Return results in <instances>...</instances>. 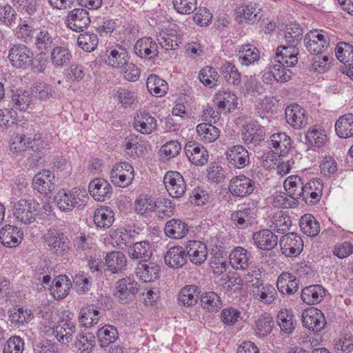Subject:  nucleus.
Wrapping results in <instances>:
<instances>
[{
  "label": "nucleus",
  "instance_id": "nucleus-1",
  "mask_svg": "<svg viewBox=\"0 0 353 353\" xmlns=\"http://www.w3.org/2000/svg\"><path fill=\"white\" fill-rule=\"evenodd\" d=\"M48 250L57 256L67 255L71 248L68 237L59 230L50 228L43 236Z\"/></svg>",
  "mask_w": 353,
  "mask_h": 353
},
{
  "label": "nucleus",
  "instance_id": "nucleus-2",
  "mask_svg": "<svg viewBox=\"0 0 353 353\" xmlns=\"http://www.w3.org/2000/svg\"><path fill=\"white\" fill-rule=\"evenodd\" d=\"M12 212L19 221L29 225L36 221L39 213V204L34 199H20L14 203Z\"/></svg>",
  "mask_w": 353,
  "mask_h": 353
},
{
  "label": "nucleus",
  "instance_id": "nucleus-3",
  "mask_svg": "<svg viewBox=\"0 0 353 353\" xmlns=\"http://www.w3.org/2000/svg\"><path fill=\"white\" fill-rule=\"evenodd\" d=\"M81 196H83V193L79 188H74L71 190L62 189L57 193L55 201L62 212H71L74 208L85 205Z\"/></svg>",
  "mask_w": 353,
  "mask_h": 353
},
{
  "label": "nucleus",
  "instance_id": "nucleus-4",
  "mask_svg": "<svg viewBox=\"0 0 353 353\" xmlns=\"http://www.w3.org/2000/svg\"><path fill=\"white\" fill-rule=\"evenodd\" d=\"M115 289L114 295L116 299L125 304L133 301L140 290V285L133 278L125 277L117 282Z\"/></svg>",
  "mask_w": 353,
  "mask_h": 353
},
{
  "label": "nucleus",
  "instance_id": "nucleus-5",
  "mask_svg": "<svg viewBox=\"0 0 353 353\" xmlns=\"http://www.w3.org/2000/svg\"><path fill=\"white\" fill-rule=\"evenodd\" d=\"M32 50L23 43L13 44L8 50V58L12 67L17 69L26 70L28 68Z\"/></svg>",
  "mask_w": 353,
  "mask_h": 353
},
{
  "label": "nucleus",
  "instance_id": "nucleus-6",
  "mask_svg": "<svg viewBox=\"0 0 353 353\" xmlns=\"http://www.w3.org/2000/svg\"><path fill=\"white\" fill-rule=\"evenodd\" d=\"M304 42L308 52L312 54H321L329 47L330 38L326 32L314 30L305 35Z\"/></svg>",
  "mask_w": 353,
  "mask_h": 353
},
{
  "label": "nucleus",
  "instance_id": "nucleus-7",
  "mask_svg": "<svg viewBox=\"0 0 353 353\" xmlns=\"http://www.w3.org/2000/svg\"><path fill=\"white\" fill-rule=\"evenodd\" d=\"M134 176V168L128 162H121L116 164L110 172L112 183L121 188H126L130 185Z\"/></svg>",
  "mask_w": 353,
  "mask_h": 353
},
{
  "label": "nucleus",
  "instance_id": "nucleus-8",
  "mask_svg": "<svg viewBox=\"0 0 353 353\" xmlns=\"http://www.w3.org/2000/svg\"><path fill=\"white\" fill-rule=\"evenodd\" d=\"M163 183L168 194L173 198L182 197L186 191L187 185L179 172H167L163 177Z\"/></svg>",
  "mask_w": 353,
  "mask_h": 353
},
{
  "label": "nucleus",
  "instance_id": "nucleus-9",
  "mask_svg": "<svg viewBox=\"0 0 353 353\" xmlns=\"http://www.w3.org/2000/svg\"><path fill=\"white\" fill-rule=\"evenodd\" d=\"M257 212L256 205L241 206L239 210L232 212L230 219L236 228L245 229L252 225L255 220Z\"/></svg>",
  "mask_w": 353,
  "mask_h": 353
},
{
  "label": "nucleus",
  "instance_id": "nucleus-10",
  "mask_svg": "<svg viewBox=\"0 0 353 353\" xmlns=\"http://www.w3.org/2000/svg\"><path fill=\"white\" fill-rule=\"evenodd\" d=\"M26 133L28 137L27 145L28 150L39 154L50 148V140L48 136L36 130L32 125L28 124L26 125Z\"/></svg>",
  "mask_w": 353,
  "mask_h": 353
},
{
  "label": "nucleus",
  "instance_id": "nucleus-11",
  "mask_svg": "<svg viewBox=\"0 0 353 353\" xmlns=\"http://www.w3.org/2000/svg\"><path fill=\"white\" fill-rule=\"evenodd\" d=\"M65 24L72 31L80 32L87 28L90 24L88 12L83 8H74L69 11Z\"/></svg>",
  "mask_w": 353,
  "mask_h": 353
},
{
  "label": "nucleus",
  "instance_id": "nucleus-12",
  "mask_svg": "<svg viewBox=\"0 0 353 353\" xmlns=\"http://www.w3.org/2000/svg\"><path fill=\"white\" fill-rule=\"evenodd\" d=\"M185 156L194 165L202 166L205 165L209 159L207 149L200 143L195 141H188L184 147Z\"/></svg>",
  "mask_w": 353,
  "mask_h": 353
},
{
  "label": "nucleus",
  "instance_id": "nucleus-13",
  "mask_svg": "<svg viewBox=\"0 0 353 353\" xmlns=\"http://www.w3.org/2000/svg\"><path fill=\"white\" fill-rule=\"evenodd\" d=\"M287 123L294 129L300 130L307 124L308 115L306 110L300 105H289L285 111Z\"/></svg>",
  "mask_w": 353,
  "mask_h": 353
},
{
  "label": "nucleus",
  "instance_id": "nucleus-14",
  "mask_svg": "<svg viewBox=\"0 0 353 353\" xmlns=\"http://www.w3.org/2000/svg\"><path fill=\"white\" fill-rule=\"evenodd\" d=\"M255 188V182L245 175L232 177L228 187L229 192L233 196L239 197H244L251 194Z\"/></svg>",
  "mask_w": 353,
  "mask_h": 353
},
{
  "label": "nucleus",
  "instance_id": "nucleus-15",
  "mask_svg": "<svg viewBox=\"0 0 353 353\" xmlns=\"http://www.w3.org/2000/svg\"><path fill=\"white\" fill-rule=\"evenodd\" d=\"M280 246L283 254L286 256L299 255L303 248L302 238L295 232H288L280 239Z\"/></svg>",
  "mask_w": 353,
  "mask_h": 353
},
{
  "label": "nucleus",
  "instance_id": "nucleus-16",
  "mask_svg": "<svg viewBox=\"0 0 353 353\" xmlns=\"http://www.w3.org/2000/svg\"><path fill=\"white\" fill-rule=\"evenodd\" d=\"M187 259L196 265L203 264L208 257V249L206 245L196 240L189 241L185 245Z\"/></svg>",
  "mask_w": 353,
  "mask_h": 353
},
{
  "label": "nucleus",
  "instance_id": "nucleus-17",
  "mask_svg": "<svg viewBox=\"0 0 353 353\" xmlns=\"http://www.w3.org/2000/svg\"><path fill=\"white\" fill-rule=\"evenodd\" d=\"M225 155L230 168L242 169L250 162L249 152L241 145L228 148Z\"/></svg>",
  "mask_w": 353,
  "mask_h": 353
},
{
  "label": "nucleus",
  "instance_id": "nucleus-18",
  "mask_svg": "<svg viewBox=\"0 0 353 353\" xmlns=\"http://www.w3.org/2000/svg\"><path fill=\"white\" fill-rule=\"evenodd\" d=\"M105 63L113 68H122L128 63L130 56L127 49L122 45L117 44L105 51Z\"/></svg>",
  "mask_w": 353,
  "mask_h": 353
},
{
  "label": "nucleus",
  "instance_id": "nucleus-19",
  "mask_svg": "<svg viewBox=\"0 0 353 353\" xmlns=\"http://www.w3.org/2000/svg\"><path fill=\"white\" fill-rule=\"evenodd\" d=\"M54 174L48 170L37 173L32 179L33 188L39 193L48 194L55 188Z\"/></svg>",
  "mask_w": 353,
  "mask_h": 353
},
{
  "label": "nucleus",
  "instance_id": "nucleus-20",
  "mask_svg": "<svg viewBox=\"0 0 353 353\" xmlns=\"http://www.w3.org/2000/svg\"><path fill=\"white\" fill-rule=\"evenodd\" d=\"M302 321L305 327L316 332L322 330L326 324V321L323 312L314 307L303 312Z\"/></svg>",
  "mask_w": 353,
  "mask_h": 353
},
{
  "label": "nucleus",
  "instance_id": "nucleus-21",
  "mask_svg": "<svg viewBox=\"0 0 353 353\" xmlns=\"http://www.w3.org/2000/svg\"><path fill=\"white\" fill-rule=\"evenodd\" d=\"M294 65H288L281 62H276L269 68V72H265L263 76V81L268 83L272 80V77L277 82L284 83L290 81L293 72L288 68Z\"/></svg>",
  "mask_w": 353,
  "mask_h": 353
},
{
  "label": "nucleus",
  "instance_id": "nucleus-22",
  "mask_svg": "<svg viewBox=\"0 0 353 353\" xmlns=\"http://www.w3.org/2000/svg\"><path fill=\"white\" fill-rule=\"evenodd\" d=\"M323 183L321 179H315L305 183L304 192L301 200L307 204H316L321 199Z\"/></svg>",
  "mask_w": 353,
  "mask_h": 353
},
{
  "label": "nucleus",
  "instance_id": "nucleus-23",
  "mask_svg": "<svg viewBox=\"0 0 353 353\" xmlns=\"http://www.w3.org/2000/svg\"><path fill=\"white\" fill-rule=\"evenodd\" d=\"M158 45L151 37H143L137 41L134 51L141 58L154 59L158 56Z\"/></svg>",
  "mask_w": 353,
  "mask_h": 353
},
{
  "label": "nucleus",
  "instance_id": "nucleus-24",
  "mask_svg": "<svg viewBox=\"0 0 353 353\" xmlns=\"http://www.w3.org/2000/svg\"><path fill=\"white\" fill-rule=\"evenodd\" d=\"M265 132L261 125L250 122L244 127L243 139L245 144L252 146H256L265 140Z\"/></svg>",
  "mask_w": 353,
  "mask_h": 353
},
{
  "label": "nucleus",
  "instance_id": "nucleus-25",
  "mask_svg": "<svg viewBox=\"0 0 353 353\" xmlns=\"http://www.w3.org/2000/svg\"><path fill=\"white\" fill-rule=\"evenodd\" d=\"M88 191L95 200L103 201L105 199L110 198L112 188L105 179L96 178L89 183Z\"/></svg>",
  "mask_w": 353,
  "mask_h": 353
},
{
  "label": "nucleus",
  "instance_id": "nucleus-26",
  "mask_svg": "<svg viewBox=\"0 0 353 353\" xmlns=\"http://www.w3.org/2000/svg\"><path fill=\"white\" fill-rule=\"evenodd\" d=\"M23 232L17 227L6 225L0 230V241L4 246L17 247L22 241Z\"/></svg>",
  "mask_w": 353,
  "mask_h": 353
},
{
  "label": "nucleus",
  "instance_id": "nucleus-27",
  "mask_svg": "<svg viewBox=\"0 0 353 353\" xmlns=\"http://www.w3.org/2000/svg\"><path fill=\"white\" fill-rule=\"evenodd\" d=\"M252 239L257 248L262 250L273 249L278 243V237L268 229L257 231L253 234Z\"/></svg>",
  "mask_w": 353,
  "mask_h": 353
},
{
  "label": "nucleus",
  "instance_id": "nucleus-28",
  "mask_svg": "<svg viewBox=\"0 0 353 353\" xmlns=\"http://www.w3.org/2000/svg\"><path fill=\"white\" fill-rule=\"evenodd\" d=\"M76 332V325L70 319H62L53 329L57 340L64 344L72 341L73 334Z\"/></svg>",
  "mask_w": 353,
  "mask_h": 353
},
{
  "label": "nucleus",
  "instance_id": "nucleus-29",
  "mask_svg": "<svg viewBox=\"0 0 353 353\" xmlns=\"http://www.w3.org/2000/svg\"><path fill=\"white\" fill-rule=\"evenodd\" d=\"M127 257L120 251H113L106 254L105 264L112 274H119L126 270Z\"/></svg>",
  "mask_w": 353,
  "mask_h": 353
},
{
  "label": "nucleus",
  "instance_id": "nucleus-30",
  "mask_svg": "<svg viewBox=\"0 0 353 353\" xmlns=\"http://www.w3.org/2000/svg\"><path fill=\"white\" fill-rule=\"evenodd\" d=\"M201 290L196 285H187L183 287L177 296L178 303L185 307H190L197 303L200 299Z\"/></svg>",
  "mask_w": 353,
  "mask_h": 353
},
{
  "label": "nucleus",
  "instance_id": "nucleus-31",
  "mask_svg": "<svg viewBox=\"0 0 353 353\" xmlns=\"http://www.w3.org/2000/svg\"><path fill=\"white\" fill-rule=\"evenodd\" d=\"M236 56L242 65L249 66L259 60L260 52L254 45L245 43L238 46Z\"/></svg>",
  "mask_w": 353,
  "mask_h": 353
},
{
  "label": "nucleus",
  "instance_id": "nucleus-32",
  "mask_svg": "<svg viewBox=\"0 0 353 353\" xmlns=\"http://www.w3.org/2000/svg\"><path fill=\"white\" fill-rule=\"evenodd\" d=\"M165 264L174 269L182 268L187 263V256L185 248L173 246L170 248L164 256Z\"/></svg>",
  "mask_w": 353,
  "mask_h": 353
},
{
  "label": "nucleus",
  "instance_id": "nucleus-33",
  "mask_svg": "<svg viewBox=\"0 0 353 353\" xmlns=\"http://www.w3.org/2000/svg\"><path fill=\"white\" fill-rule=\"evenodd\" d=\"M34 47L41 54H48L54 46L52 33L46 27L41 28L34 37Z\"/></svg>",
  "mask_w": 353,
  "mask_h": 353
},
{
  "label": "nucleus",
  "instance_id": "nucleus-34",
  "mask_svg": "<svg viewBox=\"0 0 353 353\" xmlns=\"http://www.w3.org/2000/svg\"><path fill=\"white\" fill-rule=\"evenodd\" d=\"M238 98L232 91L222 90L214 96V103L221 112L226 110L228 112L234 110L237 106Z\"/></svg>",
  "mask_w": 353,
  "mask_h": 353
},
{
  "label": "nucleus",
  "instance_id": "nucleus-35",
  "mask_svg": "<svg viewBox=\"0 0 353 353\" xmlns=\"http://www.w3.org/2000/svg\"><path fill=\"white\" fill-rule=\"evenodd\" d=\"M299 280L289 272H283L277 279L276 287L282 294L292 295L299 290Z\"/></svg>",
  "mask_w": 353,
  "mask_h": 353
},
{
  "label": "nucleus",
  "instance_id": "nucleus-36",
  "mask_svg": "<svg viewBox=\"0 0 353 353\" xmlns=\"http://www.w3.org/2000/svg\"><path fill=\"white\" fill-rule=\"evenodd\" d=\"M166 236L174 239L185 237L189 231L187 223L179 219H172L168 221L164 228Z\"/></svg>",
  "mask_w": 353,
  "mask_h": 353
},
{
  "label": "nucleus",
  "instance_id": "nucleus-37",
  "mask_svg": "<svg viewBox=\"0 0 353 353\" xmlns=\"http://www.w3.org/2000/svg\"><path fill=\"white\" fill-rule=\"evenodd\" d=\"M133 125L141 134H149L156 129L157 122L148 112H139L134 118Z\"/></svg>",
  "mask_w": 353,
  "mask_h": 353
},
{
  "label": "nucleus",
  "instance_id": "nucleus-38",
  "mask_svg": "<svg viewBox=\"0 0 353 353\" xmlns=\"http://www.w3.org/2000/svg\"><path fill=\"white\" fill-rule=\"evenodd\" d=\"M200 305L203 310L210 313L218 312L222 307L223 302L215 292L206 291L200 295Z\"/></svg>",
  "mask_w": 353,
  "mask_h": 353
},
{
  "label": "nucleus",
  "instance_id": "nucleus-39",
  "mask_svg": "<svg viewBox=\"0 0 353 353\" xmlns=\"http://www.w3.org/2000/svg\"><path fill=\"white\" fill-rule=\"evenodd\" d=\"M306 144L312 150L323 147L327 141V136L324 129L316 125L310 128L305 133Z\"/></svg>",
  "mask_w": 353,
  "mask_h": 353
},
{
  "label": "nucleus",
  "instance_id": "nucleus-40",
  "mask_svg": "<svg viewBox=\"0 0 353 353\" xmlns=\"http://www.w3.org/2000/svg\"><path fill=\"white\" fill-rule=\"evenodd\" d=\"M160 267L152 262H140L136 268V274L143 282H152L159 277Z\"/></svg>",
  "mask_w": 353,
  "mask_h": 353
},
{
  "label": "nucleus",
  "instance_id": "nucleus-41",
  "mask_svg": "<svg viewBox=\"0 0 353 353\" xmlns=\"http://www.w3.org/2000/svg\"><path fill=\"white\" fill-rule=\"evenodd\" d=\"M269 145L274 150L275 153L284 157L291 148L292 139L285 132H278L270 137Z\"/></svg>",
  "mask_w": 353,
  "mask_h": 353
},
{
  "label": "nucleus",
  "instance_id": "nucleus-42",
  "mask_svg": "<svg viewBox=\"0 0 353 353\" xmlns=\"http://www.w3.org/2000/svg\"><path fill=\"white\" fill-rule=\"evenodd\" d=\"M128 254L132 259L148 262L152 256V249L148 241L134 242L128 248Z\"/></svg>",
  "mask_w": 353,
  "mask_h": 353
},
{
  "label": "nucleus",
  "instance_id": "nucleus-43",
  "mask_svg": "<svg viewBox=\"0 0 353 353\" xmlns=\"http://www.w3.org/2000/svg\"><path fill=\"white\" fill-rule=\"evenodd\" d=\"M296 45L288 44V46H280L276 49L275 61L287 64L288 65H295L298 62L297 55L299 50Z\"/></svg>",
  "mask_w": 353,
  "mask_h": 353
},
{
  "label": "nucleus",
  "instance_id": "nucleus-44",
  "mask_svg": "<svg viewBox=\"0 0 353 353\" xmlns=\"http://www.w3.org/2000/svg\"><path fill=\"white\" fill-rule=\"evenodd\" d=\"M301 299L307 305L319 303L325 296V290L321 285H312L305 287L301 292Z\"/></svg>",
  "mask_w": 353,
  "mask_h": 353
},
{
  "label": "nucleus",
  "instance_id": "nucleus-45",
  "mask_svg": "<svg viewBox=\"0 0 353 353\" xmlns=\"http://www.w3.org/2000/svg\"><path fill=\"white\" fill-rule=\"evenodd\" d=\"M249 252L241 247L235 248L230 254V263L236 270H246L250 263Z\"/></svg>",
  "mask_w": 353,
  "mask_h": 353
},
{
  "label": "nucleus",
  "instance_id": "nucleus-46",
  "mask_svg": "<svg viewBox=\"0 0 353 353\" xmlns=\"http://www.w3.org/2000/svg\"><path fill=\"white\" fill-rule=\"evenodd\" d=\"M336 135L342 139L353 137V114L348 113L341 116L335 123Z\"/></svg>",
  "mask_w": 353,
  "mask_h": 353
},
{
  "label": "nucleus",
  "instance_id": "nucleus-47",
  "mask_svg": "<svg viewBox=\"0 0 353 353\" xmlns=\"http://www.w3.org/2000/svg\"><path fill=\"white\" fill-rule=\"evenodd\" d=\"M8 313L10 322L18 325H23L34 318V313L32 310L23 308L19 305L10 308Z\"/></svg>",
  "mask_w": 353,
  "mask_h": 353
},
{
  "label": "nucleus",
  "instance_id": "nucleus-48",
  "mask_svg": "<svg viewBox=\"0 0 353 353\" xmlns=\"http://www.w3.org/2000/svg\"><path fill=\"white\" fill-rule=\"evenodd\" d=\"M305 183L303 179L297 175L288 176L284 181L285 190L290 194L291 197L301 200L304 192Z\"/></svg>",
  "mask_w": 353,
  "mask_h": 353
},
{
  "label": "nucleus",
  "instance_id": "nucleus-49",
  "mask_svg": "<svg viewBox=\"0 0 353 353\" xmlns=\"http://www.w3.org/2000/svg\"><path fill=\"white\" fill-rule=\"evenodd\" d=\"M118 331L116 327L105 325L99 329L97 333L99 345L101 347H107L118 339Z\"/></svg>",
  "mask_w": 353,
  "mask_h": 353
},
{
  "label": "nucleus",
  "instance_id": "nucleus-50",
  "mask_svg": "<svg viewBox=\"0 0 353 353\" xmlns=\"http://www.w3.org/2000/svg\"><path fill=\"white\" fill-rule=\"evenodd\" d=\"M146 86L150 93L157 97L165 95L168 90V83L154 74L148 76Z\"/></svg>",
  "mask_w": 353,
  "mask_h": 353
},
{
  "label": "nucleus",
  "instance_id": "nucleus-51",
  "mask_svg": "<svg viewBox=\"0 0 353 353\" xmlns=\"http://www.w3.org/2000/svg\"><path fill=\"white\" fill-rule=\"evenodd\" d=\"M196 132L201 141L208 143L215 141L220 136V130L209 123L197 125Z\"/></svg>",
  "mask_w": 353,
  "mask_h": 353
},
{
  "label": "nucleus",
  "instance_id": "nucleus-52",
  "mask_svg": "<svg viewBox=\"0 0 353 353\" xmlns=\"http://www.w3.org/2000/svg\"><path fill=\"white\" fill-rule=\"evenodd\" d=\"M299 225L303 234L314 237L320 232V225L311 214H305L300 219Z\"/></svg>",
  "mask_w": 353,
  "mask_h": 353
},
{
  "label": "nucleus",
  "instance_id": "nucleus-53",
  "mask_svg": "<svg viewBox=\"0 0 353 353\" xmlns=\"http://www.w3.org/2000/svg\"><path fill=\"white\" fill-rule=\"evenodd\" d=\"M72 287L71 281L66 275H59L53 281V285L51 287L52 295L61 299L66 296L70 289Z\"/></svg>",
  "mask_w": 353,
  "mask_h": 353
},
{
  "label": "nucleus",
  "instance_id": "nucleus-54",
  "mask_svg": "<svg viewBox=\"0 0 353 353\" xmlns=\"http://www.w3.org/2000/svg\"><path fill=\"white\" fill-rule=\"evenodd\" d=\"M254 296L266 304L272 303L277 298V292L271 284H261L253 292Z\"/></svg>",
  "mask_w": 353,
  "mask_h": 353
},
{
  "label": "nucleus",
  "instance_id": "nucleus-55",
  "mask_svg": "<svg viewBox=\"0 0 353 353\" xmlns=\"http://www.w3.org/2000/svg\"><path fill=\"white\" fill-rule=\"evenodd\" d=\"M27 139L25 125L23 127L22 133L14 134L11 136L9 141L10 151L15 155H19L27 151L28 150Z\"/></svg>",
  "mask_w": 353,
  "mask_h": 353
},
{
  "label": "nucleus",
  "instance_id": "nucleus-56",
  "mask_svg": "<svg viewBox=\"0 0 353 353\" xmlns=\"http://www.w3.org/2000/svg\"><path fill=\"white\" fill-rule=\"evenodd\" d=\"M114 221V213L110 208H98L94 214V221L100 228H110Z\"/></svg>",
  "mask_w": 353,
  "mask_h": 353
},
{
  "label": "nucleus",
  "instance_id": "nucleus-57",
  "mask_svg": "<svg viewBox=\"0 0 353 353\" xmlns=\"http://www.w3.org/2000/svg\"><path fill=\"white\" fill-rule=\"evenodd\" d=\"M50 51L51 61L56 68L66 65L72 59L71 52L65 47L56 46L52 48Z\"/></svg>",
  "mask_w": 353,
  "mask_h": 353
},
{
  "label": "nucleus",
  "instance_id": "nucleus-58",
  "mask_svg": "<svg viewBox=\"0 0 353 353\" xmlns=\"http://www.w3.org/2000/svg\"><path fill=\"white\" fill-rule=\"evenodd\" d=\"M277 323L282 332L291 334L296 326V321L292 310H281L277 315Z\"/></svg>",
  "mask_w": 353,
  "mask_h": 353
},
{
  "label": "nucleus",
  "instance_id": "nucleus-59",
  "mask_svg": "<svg viewBox=\"0 0 353 353\" xmlns=\"http://www.w3.org/2000/svg\"><path fill=\"white\" fill-rule=\"evenodd\" d=\"M12 103L14 110L19 111L27 110L32 101V97L29 92L22 89H17L16 90H12Z\"/></svg>",
  "mask_w": 353,
  "mask_h": 353
},
{
  "label": "nucleus",
  "instance_id": "nucleus-60",
  "mask_svg": "<svg viewBox=\"0 0 353 353\" xmlns=\"http://www.w3.org/2000/svg\"><path fill=\"white\" fill-rule=\"evenodd\" d=\"M335 55L340 62L349 68L353 64V46L346 42H339L335 47Z\"/></svg>",
  "mask_w": 353,
  "mask_h": 353
},
{
  "label": "nucleus",
  "instance_id": "nucleus-61",
  "mask_svg": "<svg viewBox=\"0 0 353 353\" xmlns=\"http://www.w3.org/2000/svg\"><path fill=\"white\" fill-rule=\"evenodd\" d=\"M200 81L206 87L215 88L219 85V75L212 66H205L199 74Z\"/></svg>",
  "mask_w": 353,
  "mask_h": 353
},
{
  "label": "nucleus",
  "instance_id": "nucleus-62",
  "mask_svg": "<svg viewBox=\"0 0 353 353\" xmlns=\"http://www.w3.org/2000/svg\"><path fill=\"white\" fill-rule=\"evenodd\" d=\"M156 202L152 196L140 195L134 202V209L137 214L143 215L154 212L156 208Z\"/></svg>",
  "mask_w": 353,
  "mask_h": 353
},
{
  "label": "nucleus",
  "instance_id": "nucleus-63",
  "mask_svg": "<svg viewBox=\"0 0 353 353\" xmlns=\"http://www.w3.org/2000/svg\"><path fill=\"white\" fill-rule=\"evenodd\" d=\"M220 72L228 83L234 85H238L241 83V73L233 63L229 61L223 63Z\"/></svg>",
  "mask_w": 353,
  "mask_h": 353
},
{
  "label": "nucleus",
  "instance_id": "nucleus-64",
  "mask_svg": "<svg viewBox=\"0 0 353 353\" xmlns=\"http://www.w3.org/2000/svg\"><path fill=\"white\" fill-rule=\"evenodd\" d=\"M99 43L97 34L93 32H86L81 33L77 38V44L79 48L85 52L94 51Z\"/></svg>",
  "mask_w": 353,
  "mask_h": 353
}]
</instances>
